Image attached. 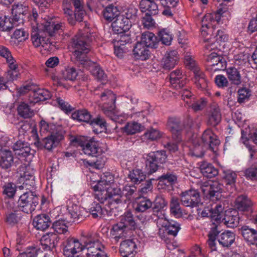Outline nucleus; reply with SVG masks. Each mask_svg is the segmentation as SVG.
<instances>
[{"label": "nucleus", "mask_w": 257, "mask_h": 257, "mask_svg": "<svg viewBox=\"0 0 257 257\" xmlns=\"http://www.w3.org/2000/svg\"><path fill=\"white\" fill-rule=\"evenodd\" d=\"M69 222L64 219H60L53 223L52 227L56 233L64 234L68 231L67 223Z\"/></svg>", "instance_id": "nucleus-57"}, {"label": "nucleus", "mask_w": 257, "mask_h": 257, "mask_svg": "<svg viewBox=\"0 0 257 257\" xmlns=\"http://www.w3.org/2000/svg\"><path fill=\"white\" fill-rule=\"evenodd\" d=\"M51 97V92L47 89L39 88L34 90L31 94L29 99L30 105H34L35 103L45 101Z\"/></svg>", "instance_id": "nucleus-24"}, {"label": "nucleus", "mask_w": 257, "mask_h": 257, "mask_svg": "<svg viewBox=\"0 0 257 257\" xmlns=\"http://www.w3.org/2000/svg\"><path fill=\"white\" fill-rule=\"evenodd\" d=\"M143 156L145 159L146 168L149 174L157 171L159 164L165 163L167 159V155L164 151L152 152L149 154H144Z\"/></svg>", "instance_id": "nucleus-8"}, {"label": "nucleus", "mask_w": 257, "mask_h": 257, "mask_svg": "<svg viewBox=\"0 0 257 257\" xmlns=\"http://www.w3.org/2000/svg\"><path fill=\"white\" fill-rule=\"evenodd\" d=\"M111 181H106V186H105L107 189L109 199H112L113 201L118 203L121 201V190L118 187H112L111 185Z\"/></svg>", "instance_id": "nucleus-43"}, {"label": "nucleus", "mask_w": 257, "mask_h": 257, "mask_svg": "<svg viewBox=\"0 0 257 257\" xmlns=\"http://www.w3.org/2000/svg\"><path fill=\"white\" fill-rule=\"evenodd\" d=\"M167 126L173 139L178 142L181 141L184 126L180 123L179 120L175 117H170L167 122Z\"/></svg>", "instance_id": "nucleus-21"}, {"label": "nucleus", "mask_w": 257, "mask_h": 257, "mask_svg": "<svg viewBox=\"0 0 257 257\" xmlns=\"http://www.w3.org/2000/svg\"><path fill=\"white\" fill-rule=\"evenodd\" d=\"M14 162V157L11 151L6 149L0 150V166L5 169L11 167Z\"/></svg>", "instance_id": "nucleus-34"}, {"label": "nucleus", "mask_w": 257, "mask_h": 257, "mask_svg": "<svg viewBox=\"0 0 257 257\" xmlns=\"http://www.w3.org/2000/svg\"><path fill=\"white\" fill-rule=\"evenodd\" d=\"M152 206L153 203L150 199L143 197L134 204V207L136 212L143 213L152 208Z\"/></svg>", "instance_id": "nucleus-45"}, {"label": "nucleus", "mask_w": 257, "mask_h": 257, "mask_svg": "<svg viewBox=\"0 0 257 257\" xmlns=\"http://www.w3.org/2000/svg\"><path fill=\"white\" fill-rule=\"evenodd\" d=\"M221 120L220 109L216 104H212L207 113V124L211 126H216Z\"/></svg>", "instance_id": "nucleus-22"}, {"label": "nucleus", "mask_w": 257, "mask_h": 257, "mask_svg": "<svg viewBox=\"0 0 257 257\" xmlns=\"http://www.w3.org/2000/svg\"><path fill=\"white\" fill-rule=\"evenodd\" d=\"M19 115L24 118H29L34 115V110L27 103L21 102L17 108Z\"/></svg>", "instance_id": "nucleus-49"}, {"label": "nucleus", "mask_w": 257, "mask_h": 257, "mask_svg": "<svg viewBox=\"0 0 257 257\" xmlns=\"http://www.w3.org/2000/svg\"><path fill=\"white\" fill-rule=\"evenodd\" d=\"M128 230L120 221L114 224L111 230V234L116 239L125 236Z\"/></svg>", "instance_id": "nucleus-51"}, {"label": "nucleus", "mask_w": 257, "mask_h": 257, "mask_svg": "<svg viewBox=\"0 0 257 257\" xmlns=\"http://www.w3.org/2000/svg\"><path fill=\"white\" fill-rule=\"evenodd\" d=\"M235 234L230 231H225L217 235V240L223 247H229L234 242Z\"/></svg>", "instance_id": "nucleus-31"}, {"label": "nucleus", "mask_w": 257, "mask_h": 257, "mask_svg": "<svg viewBox=\"0 0 257 257\" xmlns=\"http://www.w3.org/2000/svg\"><path fill=\"white\" fill-rule=\"evenodd\" d=\"M20 171H23V173L20 174L19 181L22 182V185L19 186V188H25L27 190H33L36 186L34 170L30 166H28L20 168Z\"/></svg>", "instance_id": "nucleus-11"}, {"label": "nucleus", "mask_w": 257, "mask_h": 257, "mask_svg": "<svg viewBox=\"0 0 257 257\" xmlns=\"http://www.w3.org/2000/svg\"><path fill=\"white\" fill-rule=\"evenodd\" d=\"M33 223L37 229L44 230L50 226L51 222L48 215L41 214L35 217Z\"/></svg>", "instance_id": "nucleus-27"}, {"label": "nucleus", "mask_w": 257, "mask_h": 257, "mask_svg": "<svg viewBox=\"0 0 257 257\" xmlns=\"http://www.w3.org/2000/svg\"><path fill=\"white\" fill-rule=\"evenodd\" d=\"M170 81L172 87L176 89L182 88L186 83V78L179 70H175L170 73Z\"/></svg>", "instance_id": "nucleus-26"}, {"label": "nucleus", "mask_w": 257, "mask_h": 257, "mask_svg": "<svg viewBox=\"0 0 257 257\" xmlns=\"http://www.w3.org/2000/svg\"><path fill=\"white\" fill-rule=\"evenodd\" d=\"M119 15V12L116 6L113 4L109 5L103 10V16L108 21H112Z\"/></svg>", "instance_id": "nucleus-50"}, {"label": "nucleus", "mask_w": 257, "mask_h": 257, "mask_svg": "<svg viewBox=\"0 0 257 257\" xmlns=\"http://www.w3.org/2000/svg\"><path fill=\"white\" fill-rule=\"evenodd\" d=\"M180 201L182 204L186 207H196L200 203V196L198 191L191 189L181 193Z\"/></svg>", "instance_id": "nucleus-13"}, {"label": "nucleus", "mask_w": 257, "mask_h": 257, "mask_svg": "<svg viewBox=\"0 0 257 257\" xmlns=\"http://www.w3.org/2000/svg\"><path fill=\"white\" fill-rule=\"evenodd\" d=\"M59 131H63L61 127L56 126L55 124L49 123L44 120L40 122V132L42 133H49L51 134H56Z\"/></svg>", "instance_id": "nucleus-54"}, {"label": "nucleus", "mask_w": 257, "mask_h": 257, "mask_svg": "<svg viewBox=\"0 0 257 257\" xmlns=\"http://www.w3.org/2000/svg\"><path fill=\"white\" fill-rule=\"evenodd\" d=\"M77 76L78 72L73 67L68 66L62 72V77L66 80L74 81Z\"/></svg>", "instance_id": "nucleus-64"}, {"label": "nucleus", "mask_w": 257, "mask_h": 257, "mask_svg": "<svg viewBox=\"0 0 257 257\" xmlns=\"http://www.w3.org/2000/svg\"><path fill=\"white\" fill-rule=\"evenodd\" d=\"M71 117L78 121L89 123L90 122L92 115L87 109H80L72 112Z\"/></svg>", "instance_id": "nucleus-40"}, {"label": "nucleus", "mask_w": 257, "mask_h": 257, "mask_svg": "<svg viewBox=\"0 0 257 257\" xmlns=\"http://www.w3.org/2000/svg\"><path fill=\"white\" fill-rule=\"evenodd\" d=\"M165 229L169 235L175 236L180 229V224L174 220L168 221L165 225Z\"/></svg>", "instance_id": "nucleus-62"}, {"label": "nucleus", "mask_w": 257, "mask_h": 257, "mask_svg": "<svg viewBox=\"0 0 257 257\" xmlns=\"http://www.w3.org/2000/svg\"><path fill=\"white\" fill-rule=\"evenodd\" d=\"M89 124L93 127L98 126L99 127V130L97 129L94 130V132L96 134H99L106 130L107 126L106 120L102 116L99 115L94 118H92V117Z\"/></svg>", "instance_id": "nucleus-48"}, {"label": "nucleus", "mask_w": 257, "mask_h": 257, "mask_svg": "<svg viewBox=\"0 0 257 257\" xmlns=\"http://www.w3.org/2000/svg\"><path fill=\"white\" fill-rule=\"evenodd\" d=\"M59 240L58 234L54 232H48L43 235L40 243L43 249L48 251L49 253H54L55 248Z\"/></svg>", "instance_id": "nucleus-14"}, {"label": "nucleus", "mask_w": 257, "mask_h": 257, "mask_svg": "<svg viewBox=\"0 0 257 257\" xmlns=\"http://www.w3.org/2000/svg\"><path fill=\"white\" fill-rule=\"evenodd\" d=\"M142 129L141 123L136 121L127 122L123 127V132L127 135H133L140 132Z\"/></svg>", "instance_id": "nucleus-58"}, {"label": "nucleus", "mask_w": 257, "mask_h": 257, "mask_svg": "<svg viewBox=\"0 0 257 257\" xmlns=\"http://www.w3.org/2000/svg\"><path fill=\"white\" fill-rule=\"evenodd\" d=\"M67 210L72 219L69 220L70 222H79L84 219L87 214V212L84 208L76 204H73L71 206L68 205Z\"/></svg>", "instance_id": "nucleus-23"}, {"label": "nucleus", "mask_w": 257, "mask_h": 257, "mask_svg": "<svg viewBox=\"0 0 257 257\" xmlns=\"http://www.w3.org/2000/svg\"><path fill=\"white\" fill-rule=\"evenodd\" d=\"M105 246L98 238L88 235L84 241L82 251L86 257H107Z\"/></svg>", "instance_id": "nucleus-5"}, {"label": "nucleus", "mask_w": 257, "mask_h": 257, "mask_svg": "<svg viewBox=\"0 0 257 257\" xmlns=\"http://www.w3.org/2000/svg\"><path fill=\"white\" fill-rule=\"evenodd\" d=\"M179 58L176 50L167 51L162 61L163 68L166 70L173 68L177 64Z\"/></svg>", "instance_id": "nucleus-25"}, {"label": "nucleus", "mask_w": 257, "mask_h": 257, "mask_svg": "<svg viewBox=\"0 0 257 257\" xmlns=\"http://www.w3.org/2000/svg\"><path fill=\"white\" fill-rule=\"evenodd\" d=\"M209 216L212 219L217 223L221 222L223 217V207L221 204H216L214 208L209 210Z\"/></svg>", "instance_id": "nucleus-56"}, {"label": "nucleus", "mask_w": 257, "mask_h": 257, "mask_svg": "<svg viewBox=\"0 0 257 257\" xmlns=\"http://www.w3.org/2000/svg\"><path fill=\"white\" fill-rule=\"evenodd\" d=\"M227 77L231 83L234 85H239L242 83L240 70L233 66L225 69Z\"/></svg>", "instance_id": "nucleus-29"}, {"label": "nucleus", "mask_w": 257, "mask_h": 257, "mask_svg": "<svg viewBox=\"0 0 257 257\" xmlns=\"http://www.w3.org/2000/svg\"><path fill=\"white\" fill-rule=\"evenodd\" d=\"M13 148L15 154L18 156L26 157L30 153L31 149L28 143L24 141H17L13 145Z\"/></svg>", "instance_id": "nucleus-32"}, {"label": "nucleus", "mask_w": 257, "mask_h": 257, "mask_svg": "<svg viewBox=\"0 0 257 257\" xmlns=\"http://www.w3.org/2000/svg\"><path fill=\"white\" fill-rule=\"evenodd\" d=\"M82 249L83 245L78 240L73 238L67 239L63 243V254L67 257H72Z\"/></svg>", "instance_id": "nucleus-15"}, {"label": "nucleus", "mask_w": 257, "mask_h": 257, "mask_svg": "<svg viewBox=\"0 0 257 257\" xmlns=\"http://www.w3.org/2000/svg\"><path fill=\"white\" fill-rule=\"evenodd\" d=\"M184 64L186 67L193 71L194 75L195 83L198 88L203 89L207 87V81L203 72L192 56L187 54L184 56Z\"/></svg>", "instance_id": "nucleus-6"}, {"label": "nucleus", "mask_w": 257, "mask_h": 257, "mask_svg": "<svg viewBox=\"0 0 257 257\" xmlns=\"http://www.w3.org/2000/svg\"><path fill=\"white\" fill-rule=\"evenodd\" d=\"M171 213L177 218L181 217L182 212L181 209L178 199L172 198L170 204Z\"/></svg>", "instance_id": "nucleus-60"}, {"label": "nucleus", "mask_w": 257, "mask_h": 257, "mask_svg": "<svg viewBox=\"0 0 257 257\" xmlns=\"http://www.w3.org/2000/svg\"><path fill=\"white\" fill-rule=\"evenodd\" d=\"M240 232L242 237L248 244H254L257 237V231L248 226L244 225L241 227Z\"/></svg>", "instance_id": "nucleus-37"}, {"label": "nucleus", "mask_w": 257, "mask_h": 257, "mask_svg": "<svg viewBox=\"0 0 257 257\" xmlns=\"http://www.w3.org/2000/svg\"><path fill=\"white\" fill-rule=\"evenodd\" d=\"M112 42L114 46H116L117 44L118 46L128 47L131 43V38L130 35L121 33L118 35L117 38L114 39Z\"/></svg>", "instance_id": "nucleus-59"}, {"label": "nucleus", "mask_w": 257, "mask_h": 257, "mask_svg": "<svg viewBox=\"0 0 257 257\" xmlns=\"http://www.w3.org/2000/svg\"><path fill=\"white\" fill-rule=\"evenodd\" d=\"M42 33L40 34L41 46L45 47L50 43L48 36L53 37L56 34H60L65 29V25L63 23L56 24L52 19L44 21L39 26Z\"/></svg>", "instance_id": "nucleus-4"}, {"label": "nucleus", "mask_w": 257, "mask_h": 257, "mask_svg": "<svg viewBox=\"0 0 257 257\" xmlns=\"http://www.w3.org/2000/svg\"><path fill=\"white\" fill-rule=\"evenodd\" d=\"M63 5L64 14L70 25L83 21L86 14L83 0H64Z\"/></svg>", "instance_id": "nucleus-3"}, {"label": "nucleus", "mask_w": 257, "mask_h": 257, "mask_svg": "<svg viewBox=\"0 0 257 257\" xmlns=\"http://www.w3.org/2000/svg\"><path fill=\"white\" fill-rule=\"evenodd\" d=\"M106 180L101 179L94 185L92 186L94 192V197L100 203H103L109 199L107 189L105 188Z\"/></svg>", "instance_id": "nucleus-18"}, {"label": "nucleus", "mask_w": 257, "mask_h": 257, "mask_svg": "<svg viewBox=\"0 0 257 257\" xmlns=\"http://www.w3.org/2000/svg\"><path fill=\"white\" fill-rule=\"evenodd\" d=\"M177 180V176L172 173L167 172L159 178V183L166 185H172Z\"/></svg>", "instance_id": "nucleus-61"}, {"label": "nucleus", "mask_w": 257, "mask_h": 257, "mask_svg": "<svg viewBox=\"0 0 257 257\" xmlns=\"http://www.w3.org/2000/svg\"><path fill=\"white\" fill-rule=\"evenodd\" d=\"M133 55L136 59L144 61L149 58L150 52L147 47L138 42L134 48Z\"/></svg>", "instance_id": "nucleus-35"}, {"label": "nucleus", "mask_w": 257, "mask_h": 257, "mask_svg": "<svg viewBox=\"0 0 257 257\" xmlns=\"http://www.w3.org/2000/svg\"><path fill=\"white\" fill-rule=\"evenodd\" d=\"M154 1L142 0L140 4L142 11L151 15L157 14L158 13V7Z\"/></svg>", "instance_id": "nucleus-39"}, {"label": "nucleus", "mask_w": 257, "mask_h": 257, "mask_svg": "<svg viewBox=\"0 0 257 257\" xmlns=\"http://www.w3.org/2000/svg\"><path fill=\"white\" fill-rule=\"evenodd\" d=\"M158 35L162 44L167 46L171 45L173 36L169 30L166 29H162L159 32Z\"/></svg>", "instance_id": "nucleus-63"}, {"label": "nucleus", "mask_w": 257, "mask_h": 257, "mask_svg": "<svg viewBox=\"0 0 257 257\" xmlns=\"http://www.w3.org/2000/svg\"><path fill=\"white\" fill-rule=\"evenodd\" d=\"M202 141L204 146L213 152L217 151V147L220 144L217 136L210 129L204 131L202 135Z\"/></svg>", "instance_id": "nucleus-16"}, {"label": "nucleus", "mask_w": 257, "mask_h": 257, "mask_svg": "<svg viewBox=\"0 0 257 257\" xmlns=\"http://www.w3.org/2000/svg\"><path fill=\"white\" fill-rule=\"evenodd\" d=\"M230 18V12L226 8L223 7L218 9L216 12L206 14L203 18V22H209L212 24V22L216 21L217 23H219L221 21L228 20Z\"/></svg>", "instance_id": "nucleus-17"}, {"label": "nucleus", "mask_w": 257, "mask_h": 257, "mask_svg": "<svg viewBox=\"0 0 257 257\" xmlns=\"http://www.w3.org/2000/svg\"><path fill=\"white\" fill-rule=\"evenodd\" d=\"M199 168L202 175L207 178H212L217 175L218 170L211 164L206 162H201Z\"/></svg>", "instance_id": "nucleus-41"}, {"label": "nucleus", "mask_w": 257, "mask_h": 257, "mask_svg": "<svg viewBox=\"0 0 257 257\" xmlns=\"http://www.w3.org/2000/svg\"><path fill=\"white\" fill-rule=\"evenodd\" d=\"M89 38L87 34L82 32L78 33L72 39V45L75 49L74 55L80 64L89 70L91 73L98 80H103L106 77L104 71L100 66L92 61L87 56L90 51Z\"/></svg>", "instance_id": "nucleus-1"}, {"label": "nucleus", "mask_w": 257, "mask_h": 257, "mask_svg": "<svg viewBox=\"0 0 257 257\" xmlns=\"http://www.w3.org/2000/svg\"><path fill=\"white\" fill-rule=\"evenodd\" d=\"M6 61L9 67L8 75L11 80L17 79L20 74L18 62L13 56L8 57Z\"/></svg>", "instance_id": "nucleus-28"}, {"label": "nucleus", "mask_w": 257, "mask_h": 257, "mask_svg": "<svg viewBox=\"0 0 257 257\" xmlns=\"http://www.w3.org/2000/svg\"><path fill=\"white\" fill-rule=\"evenodd\" d=\"M80 145L82 147L84 153L88 156L97 157L101 152L99 143L93 139L82 141L80 143Z\"/></svg>", "instance_id": "nucleus-20"}, {"label": "nucleus", "mask_w": 257, "mask_h": 257, "mask_svg": "<svg viewBox=\"0 0 257 257\" xmlns=\"http://www.w3.org/2000/svg\"><path fill=\"white\" fill-rule=\"evenodd\" d=\"M139 43L148 48H156L158 47L159 41L157 37L152 32H145L143 33L141 41Z\"/></svg>", "instance_id": "nucleus-30"}, {"label": "nucleus", "mask_w": 257, "mask_h": 257, "mask_svg": "<svg viewBox=\"0 0 257 257\" xmlns=\"http://www.w3.org/2000/svg\"><path fill=\"white\" fill-rule=\"evenodd\" d=\"M38 204V196L34 194L32 190H31L20 196L18 201V208L20 211L29 214L35 210Z\"/></svg>", "instance_id": "nucleus-7"}, {"label": "nucleus", "mask_w": 257, "mask_h": 257, "mask_svg": "<svg viewBox=\"0 0 257 257\" xmlns=\"http://www.w3.org/2000/svg\"><path fill=\"white\" fill-rule=\"evenodd\" d=\"M136 15V9H129L125 13V16L119 15L112 23L113 30L119 34L128 31L132 26L131 19H135Z\"/></svg>", "instance_id": "nucleus-9"}, {"label": "nucleus", "mask_w": 257, "mask_h": 257, "mask_svg": "<svg viewBox=\"0 0 257 257\" xmlns=\"http://www.w3.org/2000/svg\"><path fill=\"white\" fill-rule=\"evenodd\" d=\"M167 205V201L162 196H157L154 201L153 206H152V210L154 215L158 216L159 218H161L158 214L160 212L162 213V210Z\"/></svg>", "instance_id": "nucleus-47"}, {"label": "nucleus", "mask_w": 257, "mask_h": 257, "mask_svg": "<svg viewBox=\"0 0 257 257\" xmlns=\"http://www.w3.org/2000/svg\"><path fill=\"white\" fill-rule=\"evenodd\" d=\"M137 245L132 240L127 239L121 242L119 247L121 255H126L127 253H137Z\"/></svg>", "instance_id": "nucleus-44"}, {"label": "nucleus", "mask_w": 257, "mask_h": 257, "mask_svg": "<svg viewBox=\"0 0 257 257\" xmlns=\"http://www.w3.org/2000/svg\"><path fill=\"white\" fill-rule=\"evenodd\" d=\"M94 94L99 96L102 110L106 116L114 122H119L120 115L115 110V95L112 91L103 89L101 85L94 89Z\"/></svg>", "instance_id": "nucleus-2"}, {"label": "nucleus", "mask_w": 257, "mask_h": 257, "mask_svg": "<svg viewBox=\"0 0 257 257\" xmlns=\"http://www.w3.org/2000/svg\"><path fill=\"white\" fill-rule=\"evenodd\" d=\"M197 185L200 187L202 191L205 193L208 191L209 199L212 201L218 200L221 196L222 185L217 181L204 182L198 181Z\"/></svg>", "instance_id": "nucleus-10"}, {"label": "nucleus", "mask_w": 257, "mask_h": 257, "mask_svg": "<svg viewBox=\"0 0 257 257\" xmlns=\"http://www.w3.org/2000/svg\"><path fill=\"white\" fill-rule=\"evenodd\" d=\"M252 205L251 200L245 195L239 196L235 200V207L240 211L244 212L250 210Z\"/></svg>", "instance_id": "nucleus-38"}, {"label": "nucleus", "mask_w": 257, "mask_h": 257, "mask_svg": "<svg viewBox=\"0 0 257 257\" xmlns=\"http://www.w3.org/2000/svg\"><path fill=\"white\" fill-rule=\"evenodd\" d=\"M208 70L217 71L222 69L225 66V61L223 58L215 53H212L207 56L206 59Z\"/></svg>", "instance_id": "nucleus-19"}, {"label": "nucleus", "mask_w": 257, "mask_h": 257, "mask_svg": "<svg viewBox=\"0 0 257 257\" xmlns=\"http://www.w3.org/2000/svg\"><path fill=\"white\" fill-rule=\"evenodd\" d=\"M221 222L223 223L227 227L234 228L239 223V217L235 211H226Z\"/></svg>", "instance_id": "nucleus-33"}, {"label": "nucleus", "mask_w": 257, "mask_h": 257, "mask_svg": "<svg viewBox=\"0 0 257 257\" xmlns=\"http://www.w3.org/2000/svg\"><path fill=\"white\" fill-rule=\"evenodd\" d=\"M28 11V7L20 4L13 6L12 13L14 20L19 24L23 23V16Z\"/></svg>", "instance_id": "nucleus-42"}, {"label": "nucleus", "mask_w": 257, "mask_h": 257, "mask_svg": "<svg viewBox=\"0 0 257 257\" xmlns=\"http://www.w3.org/2000/svg\"><path fill=\"white\" fill-rule=\"evenodd\" d=\"M89 211L92 217L94 218H101L104 216L106 213L107 211L102 208L101 205L99 203L94 202L91 205L89 208Z\"/></svg>", "instance_id": "nucleus-53"}, {"label": "nucleus", "mask_w": 257, "mask_h": 257, "mask_svg": "<svg viewBox=\"0 0 257 257\" xmlns=\"http://www.w3.org/2000/svg\"><path fill=\"white\" fill-rule=\"evenodd\" d=\"M145 173L141 169H136L130 172L128 178L130 181L135 184H140L146 179Z\"/></svg>", "instance_id": "nucleus-46"}, {"label": "nucleus", "mask_w": 257, "mask_h": 257, "mask_svg": "<svg viewBox=\"0 0 257 257\" xmlns=\"http://www.w3.org/2000/svg\"><path fill=\"white\" fill-rule=\"evenodd\" d=\"M128 230H134L138 227V224L134 218L133 214L127 211L120 217V221Z\"/></svg>", "instance_id": "nucleus-36"}, {"label": "nucleus", "mask_w": 257, "mask_h": 257, "mask_svg": "<svg viewBox=\"0 0 257 257\" xmlns=\"http://www.w3.org/2000/svg\"><path fill=\"white\" fill-rule=\"evenodd\" d=\"M63 131H59L56 134H51L43 139L41 141H37L35 145L39 148L51 151L53 148L56 147L60 142L63 139Z\"/></svg>", "instance_id": "nucleus-12"}, {"label": "nucleus", "mask_w": 257, "mask_h": 257, "mask_svg": "<svg viewBox=\"0 0 257 257\" xmlns=\"http://www.w3.org/2000/svg\"><path fill=\"white\" fill-rule=\"evenodd\" d=\"M236 178L237 174L235 172L230 170H228L224 172L223 181L225 184L226 188H227L228 186H230V191L231 192H232L234 189V187Z\"/></svg>", "instance_id": "nucleus-52"}, {"label": "nucleus", "mask_w": 257, "mask_h": 257, "mask_svg": "<svg viewBox=\"0 0 257 257\" xmlns=\"http://www.w3.org/2000/svg\"><path fill=\"white\" fill-rule=\"evenodd\" d=\"M219 230H218L217 226H214L211 228L208 233V239L207 243L208 246L211 250H216L217 249L216 239H217V235L219 233Z\"/></svg>", "instance_id": "nucleus-55"}]
</instances>
